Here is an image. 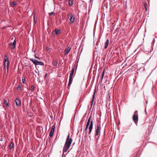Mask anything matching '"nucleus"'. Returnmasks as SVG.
I'll return each instance as SVG.
<instances>
[{
	"mask_svg": "<svg viewBox=\"0 0 157 157\" xmlns=\"http://www.w3.org/2000/svg\"><path fill=\"white\" fill-rule=\"evenodd\" d=\"M53 64L54 66H56L58 64V62L56 61H55L53 63Z\"/></svg>",
	"mask_w": 157,
	"mask_h": 157,
	"instance_id": "nucleus-22",
	"label": "nucleus"
},
{
	"mask_svg": "<svg viewBox=\"0 0 157 157\" xmlns=\"http://www.w3.org/2000/svg\"><path fill=\"white\" fill-rule=\"evenodd\" d=\"M100 129H101V127L100 126L97 125L96 128H95V137H96L98 136L99 134L100 135Z\"/></svg>",
	"mask_w": 157,
	"mask_h": 157,
	"instance_id": "nucleus-4",
	"label": "nucleus"
},
{
	"mask_svg": "<svg viewBox=\"0 0 157 157\" xmlns=\"http://www.w3.org/2000/svg\"><path fill=\"white\" fill-rule=\"evenodd\" d=\"M61 30L60 29H56L55 31H53L52 32V33H53L55 32V35H57L59 34H60L61 33Z\"/></svg>",
	"mask_w": 157,
	"mask_h": 157,
	"instance_id": "nucleus-11",
	"label": "nucleus"
},
{
	"mask_svg": "<svg viewBox=\"0 0 157 157\" xmlns=\"http://www.w3.org/2000/svg\"><path fill=\"white\" fill-rule=\"evenodd\" d=\"M80 56V54H79V56H78H78H79V57Z\"/></svg>",
	"mask_w": 157,
	"mask_h": 157,
	"instance_id": "nucleus-37",
	"label": "nucleus"
},
{
	"mask_svg": "<svg viewBox=\"0 0 157 157\" xmlns=\"http://www.w3.org/2000/svg\"><path fill=\"white\" fill-rule=\"evenodd\" d=\"M72 76H71L70 75L69 80V82L68 83V86H70V85L72 83Z\"/></svg>",
	"mask_w": 157,
	"mask_h": 157,
	"instance_id": "nucleus-13",
	"label": "nucleus"
},
{
	"mask_svg": "<svg viewBox=\"0 0 157 157\" xmlns=\"http://www.w3.org/2000/svg\"><path fill=\"white\" fill-rule=\"evenodd\" d=\"M34 57L36 58V59H39V60H40V58H39L38 57H37L36 55V54H35V55H34Z\"/></svg>",
	"mask_w": 157,
	"mask_h": 157,
	"instance_id": "nucleus-25",
	"label": "nucleus"
},
{
	"mask_svg": "<svg viewBox=\"0 0 157 157\" xmlns=\"http://www.w3.org/2000/svg\"><path fill=\"white\" fill-rule=\"evenodd\" d=\"M34 87L33 86H31V88L30 89V90L32 91H34Z\"/></svg>",
	"mask_w": 157,
	"mask_h": 157,
	"instance_id": "nucleus-24",
	"label": "nucleus"
},
{
	"mask_svg": "<svg viewBox=\"0 0 157 157\" xmlns=\"http://www.w3.org/2000/svg\"><path fill=\"white\" fill-rule=\"evenodd\" d=\"M29 60L31 61L35 65H40L44 66V63L42 62L39 61L37 60L34 59L32 58H30Z\"/></svg>",
	"mask_w": 157,
	"mask_h": 157,
	"instance_id": "nucleus-2",
	"label": "nucleus"
},
{
	"mask_svg": "<svg viewBox=\"0 0 157 157\" xmlns=\"http://www.w3.org/2000/svg\"><path fill=\"white\" fill-rule=\"evenodd\" d=\"M34 19L35 22L36 23V18L35 17H34Z\"/></svg>",
	"mask_w": 157,
	"mask_h": 157,
	"instance_id": "nucleus-31",
	"label": "nucleus"
},
{
	"mask_svg": "<svg viewBox=\"0 0 157 157\" xmlns=\"http://www.w3.org/2000/svg\"><path fill=\"white\" fill-rule=\"evenodd\" d=\"M91 118H92V116H90L89 117L88 119V121H87V123H86V128L84 130L85 131H86L87 129L89 126V125H90V123L91 121Z\"/></svg>",
	"mask_w": 157,
	"mask_h": 157,
	"instance_id": "nucleus-7",
	"label": "nucleus"
},
{
	"mask_svg": "<svg viewBox=\"0 0 157 157\" xmlns=\"http://www.w3.org/2000/svg\"><path fill=\"white\" fill-rule=\"evenodd\" d=\"M109 40L108 39H107L106 41V42H105V44H104V45H105L104 49H105L107 48L108 45L109 44Z\"/></svg>",
	"mask_w": 157,
	"mask_h": 157,
	"instance_id": "nucleus-14",
	"label": "nucleus"
},
{
	"mask_svg": "<svg viewBox=\"0 0 157 157\" xmlns=\"http://www.w3.org/2000/svg\"><path fill=\"white\" fill-rule=\"evenodd\" d=\"M14 144L13 142H12L10 144L9 147L10 148V149H12V148H13L14 147Z\"/></svg>",
	"mask_w": 157,
	"mask_h": 157,
	"instance_id": "nucleus-19",
	"label": "nucleus"
},
{
	"mask_svg": "<svg viewBox=\"0 0 157 157\" xmlns=\"http://www.w3.org/2000/svg\"><path fill=\"white\" fill-rule=\"evenodd\" d=\"M150 74H151V73L150 74H149V75L148 76H149L150 75Z\"/></svg>",
	"mask_w": 157,
	"mask_h": 157,
	"instance_id": "nucleus-42",
	"label": "nucleus"
},
{
	"mask_svg": "<svg viewBox=\"0 0 157 157\" xmlns=\"http://www.w3.org/2000/svg\"><path fill=\"white\" fill-rule=\"evenodd\" d=\"M86 134L85 135V136H86Z\"/></svg>",
	"mask_w": 157,
	"mask_h": 157,
	"instance_id": "nucleus-41",
	"label": "nucleus"
},
{
	"mask_svg": "<svg viewBox=\"0 0 157 157\" xmlns=\"http://www.w3.org/2000/svg\"><path fill=\"white\" fill-rule=\"evenodd\" d=\"M21 86L20 85H19L18 86L17 90H21Z\"/></svg>",
	"mask_w": 157,
	"mask_h": 157,
	"instance_id": "nucleus-23",
	"label": "nucleus"
},
{
	"mask_svg": "<svg viewBox=\"0 0 157 157\" xmlns=\"http://www.w3.org/2000/svg\"><path fill=\"white\" fill-rule=\"evenodd\" d=\"M137 113V111H136L135 112V113Z\"/></svg>",
	"mask_w": 157,
	"mask_h": 157,
	"instance_id": "nucleus-33",
	"label": "nucleus"
},
{
	"mask_svg": "<svg viewBox=\"0 0 157 157\" xmlns=\"http://www.w3.org/2000/svg\"><path fill=\"white\" fill-rule=\"evenodd\" d=\"M4 101V103L6 106H9V104L7 101L5 99H4L3 100Z\"/></svg>",
	"mask_w": 157,
	"mask_h": 157,
	"instance_id": "nucleus-20",
	"label": "nucleus"
},
{
	"mask_svg": "<svg viewBox=\"0 0 157 157\" xmlns=\"http://www.w3.org/2000/svg\"><path fill=\"white\" fill-rule=\"evenodd\" d=\"M133 120L135 123L137 122L138 121V116L136 114L133 115Z\"/></svg>",
	"mask_w": 157,
	"mask_h": 157,
	"instance_id": "nucleus-12",
	"label": "nucleus"
},
{
	"mask_svg": "<svg viewBox=\"0 0 157 157\" xmlns=\"http://www.w3.org/2000/svg\"><path fill=\"white\" fill-rule=\"evenodd\" d=\"M147 101H146V104H147Z\"/></svg>",
	"mask_w": 157,
	"mask_h": 157,
	"instance_id": "nucleus-40",
	"label": "nucleus"
},
{
	"mask_svg": "<svg viewBox=\"0 0 157 157\" xmlns=\"http://www.w3.org/2000/svg\"><path fill=\"white\" fill-rule=\"evenodd\" d=\"M71 48L69 47H68L65 50V52H66L67 53L66 54V55L69 52L70 49H71Z\"/></svg>",
	"mask_w": 157,
	"mask_h": 157,
	"instance_id": "nucleus-16",
	"label": "nucleus"
},
{
	"mask_svg": "<svg viewBox=\"0 0 157 157\" xmlns=\"http://www.w3.org/2000/svg\"><path fill=\"white\" fill-rule=\"evenodd\" d=\"M25 78H22V82L24 84L25 83Z\"/></svg>",
	"mask_w": 157,
	"mask_h": 157,
	"instance_id": "nucleus-26",
	"label": "nucleus"
},
{
	"mask_svg": "<svg viewBox=\"0 0 157 157\" xmlns=\"http://www.w3.org/2000/svg\"><path fill=\"white\" fill-rule=\"evenodd\" d=\"M68 17L71 23H73L75 21V17L71 13H69L68 15Z\"/></svg>",
	"mask_w": 157,
	"mask_h": 157,
	"instance_id": "nucleus-6",
	"label": "nucleus"
},
{
	"mask_svg": "<svg viewBox=\"0 0 157 157\" xmlns=\"http://www.w3.org/2000/svg\"><path fill=\"white\" fill-rule=\"evenodd\" d=\"M14 36H12L11 37V40H13V39H14Z\"/></svg>",
	"mask_w": 157,
	"mask_h": 157,
	"instance_id": "nucleus-29",
	"label": "nucleus"
},
{
	"mask_svg": "<svg viewBox=\"0 0 157 157\" xmlns=\"http://www.w3.org/2000/svg\"><path fill=\"white\" fill-rule=\"evenodd\" d=\"M147 8H146V11H147Z\"/></svg>",
	"mask_w": 157,
	"mask_h": 157,
	"instance_id": "nucleus-39",
	"label": "nucleus"
},
{
	"mask_svg": "<svg viewBox=\"0 0 157 157\" xmlns=\"http://www.w3.org/2000/svg\"><path fill=\"white\" fill-rule=\"evenodd\" d=\"M0 140L1 141H2L3 140V138H1V139H0Z\"/></svg>",
	"mask_w": 157,
	"mask_h": 157,
	"instance_id": "nucleus-30",
	"label": "nucleus"
},
{
	"mask_svg": "<svg viewBox=\"0 0 157 157\" xmlns=\"http://www.w3.org/2000/svg\"><path fill=\"white\" fill-rule=\"evenodd\" d=\"M69 5L71 6L73 5V0H69L68 2Z\"/></svg>",
	"mask_w": 157,
	"mask_h": 157,
	"instance_id": "nucleus-18",
	"label": "nucleus"
},
{
	"mask_svg": "<svg viewBox=\"0 0 157 157\" xmlns=\"http://www.w3.org/2000/svg\"><path fill=\"white\" fill-rule=\"evenodd\" d=\"M52 128L49 134V136L51 137H52L54 134L55 126L54 125H53L52 126Z\"/></svg>",
	"mask_w": 157,
	"mask_h": 157,
	"instance_id": "nucleus-9",
	"label": "nucleus"
},
{
	"mask_svg": "<svg viewBox=\"0 0 157 157\" xmlns=\"http://www.w3.org/2000/svg\"><path fill=\"white\" fill-rule=\"evenodd\" d=\"M54 14V13L53 12H52L49 14V16H52V15H53Z\"/></svg>",
	"mask_w": 157,
	"mask_h": 157,
	"instance_id": "nucleus-27",
	"label": "nucleus"
},
{
	"mask_svg": "<svg viewBox=\"0 0 157 157\" xmlns=\"http://www.w3.org/2000/svg\"><path fill=\"white\" fill-rule=\"evenodd\" d=\"M72 141V139L71 138H70V134L69 133L67 138L66 141L65 143L63 150V155H64L65 156L67 154H64L65 152H67V150L69 149L70 146Z\"/></svg>",
	"mask_w": 157,
	"mask_h": 157,
	"instance_id": "nucleus-1",
	"label": "nucleus"
},
{
	"mask_svg": "<svg viewBox=\"0 0 157 157\" xmlns=\"http://www.w3.org/2000/svg\"><path fill=\"white\" fill-rule=\"evenodd\" d=\"M67 88H68V89H69L70 88V86H68Z\"/></svg>",
	"mask_w": 157,
	"mask_h": 157,
	"instance_id": "nucleus-35",
	"label": "nucleus"
},
{
	"mask_svg": "<svg viewBox=\"0 0 157 157\" xmlns=\"http://www.w3.org/2000/svg\"><path fill=\"white\" fill-rule=\"evenodd\" d=\"M16 2H13L11 4V6H12V7H14L15 5H16Z\"/></svg>",
	"mask_w": 157,
	"mask_h": 157,
	"instance_id": "nucleus-21",
	"label": "nucleus"
},
{
	"mask_svg": "<svg viewBox=\"0 0 157 157\" xmlns=\"http://www.w3.org/2000/svg\"><path fill=\"white\" fill-rule=\"evenodd\" d=\"M46 50L47 51H48V48H46Z\"/></svg>",
	"mask_w": 157,
	"mask_h": 157,
	"instance_id": "nucleus-36",
	"label": "nucleus"
},
{
	"mask_svg": "<svg viewBox=\"0 0 157 157\" xmlns=\"http://www.w3.org/2000/svg\"><path fill=\"white\" fill-rule=\"evenodd\" d=\"M146 110V109H145V110ZM145 113H146V114H147V113H146V111H145Z\"/></svg>",
	"mask_w": 157,
	"mask_h": 157,
	"instance_id": "nucleus-38",
	"label": "nucleus"
},
{
	"mask_svg": "<svg viewBox=\"0 0 157 157\" xmlns=\"http://www.w3.org/2000/svg\"><path fill=\"white\" fill-rule=\"evenodd\" d=\"M96 93L95 90V91L94 92V93L92 97V99L91 100V107H92V105H93V102L94 101V100L95 98V94Z\"/></svg>",
	"mask_w": 157,
	"mask_h": 157,
	"instance_id": "nucleus-15",
	"label": "nucleus"
},
{
	"mask_svg": "<svg viewBox=\"0 0 157 157\" xmlns=\"http://www.w3.org/2000/svg\"><path fill=\"white\" fill-rule=\"evenodd\" d=\"M15 101L17 106H19L21 105V101L18 98L15 99Z\"/></svg>",
	"mask_w": 157,
	"mask_h": 157,
	"instance_id": "nucleus-8",
	"label": "nucleus"
},
{
	"mask_svg": "<svg viewBox=\"0 0 157 157\" xmlns=\"http://www.w3.org/2000/svg\"><path fill=\"white\" fill-rule=\"evenodd\" d=\"M16 41L15 40L13 42H11L9 44V47L11 50L14 49L16 47Z\"/></svg>",
	"mask_w": 157,
	"mask_h": 157,
	"instance_id": "nucleus-5",
	"label": "nucleus"
},
{
	"mask_svg": "<svg viewBox=\"0 0 157 157\" xmlns=\"http://www.w3.org/2000/svg\"><path fill=\"white\" fill-rule=\"evenodd\" d=\"M103 77H102V76L101 77V80H102L103 79Z\"/></svg>",
	"mask_w": 157,
	"mask_h": 157,
	"instance_id": "nucleus-34",
	"label": "nucleus"
},
{
	"mask_svg": "<svg viewBox=\"0 0 157 157\" xmlns=\"http://www.w3.org/2000/svg\"><path fill=\"white\" fill-rule=\"evenodd\" d=\"M48 75V74L47 73H46L45 75V77H46Z\"/></svg>",
	"mask_w": 157,
	"mask_h": 157,
	"instance_id": "nucleus-32",
	"label": "nucleus"
},
{
	"mask_svg": "<svg viewBox=\"0 0 157 157\" xmlns=\"http://www.w3.org/2000/svg\"><path fill=\"white\" fill-rule=\"evenodd\" d=\"M93 127V121L92 120V121H91V123H90V124L89 127V132H88L89 134H90L92 132V130Z\"/></svg>",
	"mask_w": 157,
	"mask_h": 157,
	"instance_id": "nucleus-10",
	"label": "nucleus"
},
{
	"mask_svg": "<svg viewBox=\"0 0 157 157\" xmlns=\"http://www.w3.org/2000/svg\"><path fill=\"white\" fill-rule=\"evenodd\" d=\"M104 71H105V70H104L103 72H102V74L101 76H102V77H104Z\"/></svg>",
	"mask_w": 157,
	"mask_h": 157,
	"instance_id": "nucleus-28",
	"label": "nucleus"
},
{
	"mask_svg": "<svg viewBox=\"0 0 157 157\" xmlns=\"http://www.w3.org/2000/svg\"><path fill=\"white\" fill-rule=\"evenodd\" d=\"M5 58H4V67L5 68H6L8 69L9 68V59L6 55L5 56Z\"/></svg>",
	"mask_w": 157,
	"mask_h": 157,
	"instance_id": "nucleus-3",
	"label": "nucleus"
},
{
	"mask_svg": "<svg viewBox=\"0 0 157 157\" xmlns=\"http://www.w3.org/2000/svg\"><path fill=\"white\" fill-rule=\"evenodd\" d=\"M74 71H75V68H73L71 70V73L70 75V76H73Z\"/></svg>",
	"mask_w": 157,
	"mask_h": 157,
	"instance_id": "nucleus-17",
	"label": "nucleus"
}]
</instances>
